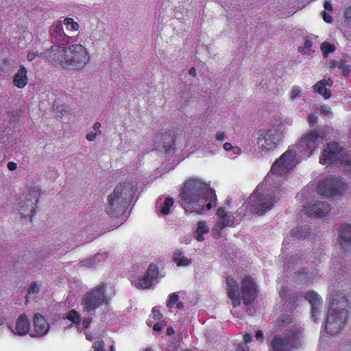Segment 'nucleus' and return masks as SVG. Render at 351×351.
Returning <instances> with one entry per match:
<instances>
[{
    "mask_svg": "<svg viewBox=\"0 0 351 351\" xmlns=\"http://www.w3.org/2000/svg\"><path fill=\"white\" fill-rule=\"evenodd\" d=\"M38 189L36 187H32L27 189L25 195V200L18 202L19 212L23 215L24 219L29 217L30 221H32L34 215L36 213Z\"/></svg>",
    "mask_w": 351,
    "mask_h": 351,
    "instance_id": "9b49d317",
    "label": "nucleus"
},
{
    "mask_svg": "<svg viewBox=\"0 0 351 351\" xmlns=\"http://www.w3.org/2000/svg\"><path fill=\"white\" fill-rule=\"evenodd\" d=\"M66 317L68 319H69L70 321H71V322L74 324L79 325L80 324L81 317H80L79 313L77 311H75V309L71 310L68 313Z\"/></svg>",
    "mask_w": 351,
    "mask_h": 351,
    "instance_id": "f704fd0d",
    "label": "nucleus"
},
{
    "mask_svg": "<svg viewBox=\"0 0 351 351\" xmlns=\"http://www.w3.org/2000/svg\"><path fill=\"white\" fill-rule=\"evenodd\" d=\"M234 147L230 143H225L223 145V148L226 151H230Z\"/></svg>",
    "mask_w": 351,
    "mask_h": 351,
    "instance_id": "052dcab7",
    "label": "nucleus"
},
{
    "mask_svg": "<svg viewBox=\"0 0 351 351\" xmlns=\"http://www.w3.org/2000/svg\"><path fill=\"white\" fill-rule=\"evenodd\" d=\"M27 84V69L23 65H21L13 76V85L18 88L22 89L25 88Z\"/></svg>",
    "mask_w": 351,
    "mask_h": 351,
    "instance_id": "5701e85b",
    "label": "nucleus"
},
{
    "mask_svg": "<svg viewBox=\"0 0 351 351\" xmlns=\"http://www.w3.org/2000/svg\"><path fill=\"white\" fill-rule=\"evenodd\" d=\"M217 222L213 229V234L215 239L221 236V232L226 227H233L235 223V217L228 214L223 208L219 207L217 210Z\"/></svg>",
    "mask_w": 351,
    "mask_h": 351,
    "instance_id": "dca6fc26",
    "label": "nucleus"
},
{
    "mask_svg": "<svg viewBox=\"0 0 351 351\" xmlns=\"http://www.w3.org/2000/svg\"><path fill=\"white\" fill-rule=\"evenodd\" d=\"M39 55H43V53H34V52H29L27 54V59L28 61H32L34 60H35L36 57L37 56H39Z\"/></svg>",
    "mask_w": 351,
    "mask_h": 351,
    "instance_id": "49530a36",
    "label": "nucleus"
},
{
    "mask_svg": "<svg viewBox=\"0 0 351 351\" xmlns=\"http://www.w3.org/2000/svg\"><path fill=\"white\" fill-rule=\"evenodd\" d=\"M216 139L219 141H223L226 139L225 133L222 131H217L216 133Z\"/></svg>",
    "mask_w": 351,
    "mask_h": 351,
    "instance_id": "de8ad7c7",
    "label": "nucleus"
},
{
    "mask_svg": "<svg viewBox=\"0 0 351 351\" xmlns=\"http://www.w3.org/2000/svg\"><path fill=\"white\" fill-rule=\"evenodd\" d=\"M152 314L153 319H155L156 321H159L162 317V315L161 314L160 311L154 307L152 310Z\"/></svg>",
    "mask_w": 351,
    "mask_h": 351,
    "instance_id": "c03bdc74",
    "label": "nucleus"
},
{
    "mask_svg": "<svg viewBox=\"0 0 351 351\" xmlns=\"http://www.w3.org/2000/svg\"><path fill=\"white\" fill-rule=\"evenodd\" d=\"M112 298L106 292V284L101 283L86 293L82 299V305L85 311L92 312L102 305H109Z\"/></svg>",
    "mask_w": 351,
    "mask_h": 351,
    "instance_id": "423d86ee",
    "label": "nucleus"
},
{
    "mask_svg": "<svg viewBox=\"0 0 351 351\" xmlns=\"http://www.w3.org/2000/svg\"><path fill=\"white\" fill-rule=\"evenodd\" d=\"M156 140L162 141V149L165 152L171 153L174 151L176 137L172 134L171 130L158 134Z\"/></svg>",
    "mask_w": 351,
    "mask_h": 351,
    "instance_id": "4be33fe9",
    "label": "nucleus"
},
{
    "mask_svg": "<svg viewBox=\"0 0 351 351\" xmlns=\"http://www.w3.org/2000/svg\"><path fill=\"white\" fill-rule=\"evenodd\" d=\"M322 19H324V21L326 23H332V16L329 14H328L326 12V10L325 11H322Z\"/></svg>",
    "mask_w": 351,
    "mask_h": 351,
    "instance_id": "a18cd8bd",
    "label": "nucleus"
},
{
    "mask_svg": "<svg viewBox=\"0 0 351 351\" xmlns=\"http://www.w3.org/2000/svg\"><path fill=\"white\" fill-rule=\"evenodd\" d=\"M64 24L66 25L67 28L71 27L70 29L73 31H77L79 29V24L77 22H74L71 18H66L64 19Z\"/></svg>",
    "mask_w": 351,
    "mask_h": 351,
    "instance_id": "e433bc0d",
    "label": "nucleus"
},
{
    "mask_svg": "<svg viewBox=\"0 0 351 351\" xmlns=\"http://www.w3.org/2000/svg\"><path fill=\"white\" fill-rule=\"evenodd\" d=\"M231 150L233 151L234 154H239L241 153V149L238 147H234Z\"/></svg>",
    "mask_w": 351,
    "mask_h": 351,
    "instance_id": "680f3d73",
    "label": "nucleus"
},
{
    "mask_svg": "<svg viewBox=\"0 0 351 351\" xmlns=\"http://www.w3.org/2000/svg\"><path fill=\"white\" fill-rule=\"evenodd\" d=\"M142 351H153L152 350V348H150V347H147L145 349H144Z\"/></svg>",
    "mask_w": 351,
    "mask_h": 351,
    "instance_id": "69168bd1",
    "label": "nucleus"
},
{
    "mask_svg": "<svg viewBox=\"0 0 351 351\" xmlns=\"http://www.w3.org/2000/svg\"><path fill=\"white\" fill-rule=\"evenodd\" d=\"M348 186L338 178L330 177L321 180L317 191L319 194L328 197L340 195L347 190Z\"/></svg>",
    "mask_w": 351,
    "mask_h": 351,
    "instance_id": "9d476101",
    "label": "nucleus"
},
{
    "mask_svg": "<svg viewBox=\"0 0 351 351\" xmlns=\"http://www.w3.org/2000/svg\"><path fill=\"white\" fill-rule=\"evenodd\" d=\"M304 298L311 304V316L316 319L320 311L321 302L319 295L314 291H309L305 293Z\"/></svg>",
    "mask_w": 351,
    "mask_h": 351,
    "instance_id": "b1692460",
    "label": "nucleus"
},
{
    "mask_svg": "<svg viewBox=\"0 0 351 351\" xmlns=\"http://www.w3.org/2000/svg\"><path fill=\"white\" fill-rule=\"evenodd\" d=\"M97 134H97L96 132L95 133L90 132V133L86 134V138L89 141H94L95 139V138H96Z\"/></svg>",
    "mask_w": 351,
    "mask_h": 351,
    "instance_id": "864d4df0",
    "label": "nucleus"
},
{
    "mask_svg": "<svg viewBox=\"0 0 351 351\" xmlns=\"http://www.w3.org/2000/svg\"><path fill=\"white\" fill-rule=\"evenodd\" d=\"M330 300L324 331L332 336L346 327L348 321L349 299L347 295L337 291L330 295Z\"/></svg>",
    "mask_w": 351,
    "mask_h": 351,
    "instance_id": "f03ea898",
    "label": "nucleus"
},
{
    "mask_svg": "<svg viewBox=\"0 0 351 351\" xmlns=\"http://www.w3.org/2000/svg\"><path fill=\"white\" fill-rule=\"evenodd\" d=\"M324 6L325 10L328 12H331L332 10V5L330 1L324 2Z\"/></svg>",
    "mask_w": 351,
    "mask_h": 351,
    "instance_id": "4d7b16f0",
    "label": "nucleus"
},
{
    "mask_svg": "<svg viewBox=\"0 0 351 351\" xmlns=\"http://www.w3.org/2000/svg\"><path fill=\"white\" fill-rule=\"evenodd\" d=\"M308 121L310 125L313 126L315 123L317 121V117L315 115H309L308 117Z\"/></svg>",
    "mask_w": 351,
    "mask_h": 351,
    "instance_id": "09e8293b",
    "label": "nucleus"
},
{
    "mask_svg": "<svg viewBox=\"0 0 351 351\" xmlns=\"http://www.w3.org/2000/svg\"><path fill=\"white\" fill-rule=\"evenodd\" d=\"M189 75H192V76H195L196 75V71H195V67H192L190 70H189Z\"/></svg>",
    "mask_w": 351,
    "mask_h": 351,
    "instance_id": "e2e57ef3",
    "label": "nucleus"
},
{
    "mask_svg": "<svg viewBox=\"0 0 351 351\" xmlns=\"http://www.w3.org/2000/svg\"><path fill=\"white\" fill-rule=\"evenodd\" d=\"M241 298L244 305H250L258 296V289L252 277L244 275L241 282Z\"/></svg>",
    "mask_w": 351,
    "mask_h": 351,
    "instance_id": "ddd939ff",
    "label": "nucleus"
},
{
    "mask_svg": "<svg viewBox=\"0 0 351 351\" xmlns=\"http://www.w3.org/2000/svg\"><path fill=\"white\" fill-rule=\"evenodd\" d=\"M255 338H256V339L258 341H263V332L262 330H258L256 331H255Z\"/></svg>",
    "mask_w": 351,
    "mask_h": 351,
    "instance_id": "3c124183",
    "label": "nucleus"
},
{
    "mask_svg": "<svg viewBox=\"0 0 351 351\" xmlns=\"http://www.w3.org/2000/svg\"><path fill=\"white\" fill-rule=\"evenodd\" d=\"M249 347L246 343H239L237 347L236 351H248Z\"/></svg>",
    "mask_w": 351,
    "mask_h": 351,
    "instance_id": "8fccbe9b",
    "label": "nucleus"
},
{
    "mask_svg": "<svg viewBox=\"0 0 351 351\" xmlns=\"http://www.w3.org/2000/svg\"><path fill=\"white\" fill-rule=\"evenodd\" d=\"M291 323V318L288 315H284L277 320L278 327L287 326Z\"/></svg>",
    "mask_w": 351,
    "mask_h": 351,
    "instance_id": "58836bf2",
    "label": "nucleus"
},
{
    "mask_svg": "<svg viewBox=\"0 0 351 351\" xmlns=\"http://www.w3.org/2000/svg\"><path fill=\"white\" fill-rule=\"evenodd\" d=\"M63 25L61 23H58L53 27L51 32V37L55 38V42L60 41L63 39L64 34L62 31Z\"/></svg>",
    "mask_w": 351,
    "mask_h": 351,
    "instance_id": "7c9ffc66",
    "label": "nucleus"
},
{
    "mask_svg": "<svg viewBox=\"0 0 351 351\" xmlns=\"http://www.w3.org/2000/svg\"><path fill=\"white\" fill-rule=\"evenodd\" d=\"M93 351H105V342L104 340L96 341L93 343Z\"/></svg>",
    "mask_w": 351,
    "mask_h": 351,
    "instance_id": "ea45409f",
    "label": "nucleus"
},
{
    "mask_svg": "<svg viewBox=\"0 0 351 351\" xmlns=\"http://www.w3.org/2000/svg\"><path fill=\"white\" fill-rule=\"evenodd\" d=\"M257 137V147L261 152H269L278 145L282 138L280 130L271 127L268 130H258Z\"/></svg>",
    "mask_w": 351,
    "mask_h": 351,
    "instance_id": "0eeeda50",
    "label": "nucleus"
},
{
    "mask_svg": "<svg viewBox=\"0 0 351 351\" xmlns=\"http://www.w3.org/2000/svg\"><path fill=\"white\" fill-rule=\"evenodd\" d=\"M339 69L341 71V75L347 76L351 72V64H349L346 60H343L339 64Z\"/></svg>",
    "mask_w": 351,
    "mask_h": 351,
    "instance_id": "c9c22d12",
    "label": "nucleus"
},
{
    "mask_svg": "<svg viewBox=\"0 0 351 351\" xmlns=\"http://www.w3.org/2000/svg\"><path fill=\"white\" fill-rule=\"evenodd\" d=\"M180 197L185 213L202 215L217 201L215 189L199 178H190L182 184Z\"/></svg>",
    "mask_w": 351,
    "mask_h": 351,
    "instance_id": "f257e3e1",
    "label": "nucleus"
},
{
    "mask_svg": "<svg viewBox=\"0 0 351 351\" xmlns=\"http://www.w3.org/2000/svg\"><path fill=\"white\" fill-rule=\"evenodd\" d=\"M279 201L271 189H264V184H260L250 195L247 204V212L258 216L263 215L272 208Z\"/></svg>",
    "mask_w": 351,
    "mask_h": 351,
    "instance_id": "7ed1b4c3",
    "label": "nucleus"
},
{
    "mask_svg": "<svg viewBox=\"0 0 351 351\" xmlns=\"http://www.w3.org/2000/svg\"><path fill=\"white\" fill-rule=\"evenodd\" d=\"M39 287L38 286V285L36 283V282H34V283H32V285H30L29 289H28V293H27V295H32V294H34V293H38L39 292ZM26 295V302L28 301V295Z\"/></svg>",
    "mask_w": 351,
    "mask_h": 351,
    "instance_id": "a19ab883",
    "label": "nucleus"
},
{
    "mask_svg": "<svg viewBox=\"0 0 351 351\" xmlns=\"http://www.w3.org/2000/svg\"><path fill=\"white\" fill-rule=\"evenodd\" d=\"M209 228L206 221H198L197 228L195 231V237L198 242H203L204 240V235L208 233Z\"/></svg>",
    "mask_w": 351,
    "mask_h": 351,
    "instance_id": "c85d7f7f",
    "label": "nucleus"
},
{
    "mask_svg": "<svg viewBox=\"0 0 351 351\" xmlns=\"http://www.w3.org/2000/svg\"><path fill=\"white\" fill-rule=\"evenodd\" d=\"M332 84L333 82L330 77L321 80L313 86V90L315 93L327 99L332 97L331 91L327 88V86L330 87L332 86Z\"/></svg>",
    "mask_w": 351,
    "mask_h": 351,
    "instance_id": "412c9836",
    "label": "nucleus"
},
{
    "mask_svg": "<svg viewBox=\"0 0 351 351\" xmlns=\"http://www.w3.org/2000/svg\"><path fill=\"white\" fill-rule=\"evenodd\" d=\"M252 335L250 333L244 334V343H247L252 341Z\"/></svg>",
    "mask_w": 351,
    "mask_h": 351,
    "instance_id": "6e6d98bb",
    "label": "nucleus"
},
{
    "mask_svg": "<svg viewBox=\"0 0 351 351\" xmlns=\"http://www.w3.org/2000/svg\"><path fill=\"white\" fill-rule=\"evenodd\" d=\"M319 162L324 165H335L345 167L351 176V160H348L346 149L337 142H330L327 144L326 148L322 150Z\"/></svg>",
    "mask_w": 351,
    "mask_h": 351,
    "instance_id": "39448f33",
    "label": "nucleus"
},
{
    "mask_svg": "<svg viewBox=\"0 0 351 351\" xmlns=\"http://www.w3.org/2000/svg\"><path fill=\"white\" fill-rule=\"evenodd\" d=\"M91 322H92V318H84L82 320V326L85 328H88L90 326Z\"/></svg>",
    "mask_w": 351,
    "mask_h": 351,
    "instance_id": "603ef678",
    "label": "nucleus"
},
{
    "mask_svg": "<svg viewBox=\"0 0 351 351\" xmlns=\"http://www.w3.org/2000/svg\"><path fill=\"white\" fill-rule=\"evenodd\" d=\"M173 203L174 201L171 197L165 199L163 205L160 209V212L163 215H167L170 213L171 208L173 206Z\"/></svg>",
    "mask_w": 351,
    "mask_h": 351,
    "instance_id": "473e14b6",
    "label": "nucleus"
},
{
    "mask_svg": "<svg viewBox=\"0 0 351 351\" xmlns=\"http://www.w3.org/2000/svg\"><path fill=\"white\" fill-rule=\"evenodd\" d=\"M110 351H115V347L114 346H111L110 347Z\"/></svg>",
    "mask_w": 351,
    "mask_h": 351,
    "instance_id": "338daca9",
    "label": "nucleus"
},
{
    "mask_svg": "<svg viewBox=\"0 0 351 351\" xmlns=\"http://www.w3.org/2000/svg\"><path fill=\"white\" fill-rule=\"evenodd\" d=\"M321 136L316 130H311L302 136L298 143V149L304 152L306 158L313 155L317 148Z\"/></svg>",
    "mask_w": 351,
    "mask_h": 351,
    "instance_id": "4468645a",
    "label": "nucleus"
},
{
    "mask_svg": "<svg viewBox=\"0 0 351 351\" xmlns=\"http://www.w3.org/2000/svg\"><path fill=\"white\" fill-rule=\"evenodd\" d=\"M68 47L53 45L44 53V57L51 64L65 68L67 64Z\"/></svg>",
    "mask_w": 351,
    "mask_h": 351,
    "instance_id": "2eb2a0df",
    "label": "nucleus"
},
{
    "mask_svg": "<svg viewBox=\"0 0 351 351\" xmlns=\"http://www.w3.org/2000/svg\"><path fill=\"white\" fill-rule=\"evenodd\" d=\"M100 128L101 123L99 122H96L93 125L94 130L97 132L96 133L99 134H101Z\"/></svg>",
    "mask_w": 351,
    "mask_h": 351,
    "instance_id": "13d9d810",
    "label": "nucleus"
},
{
    "mask_svg": "<svg viewBox=\"0 0 351 351\" xmlns=\"http://www.w3.org/2000/svg\"><path fill=\"white\" fill-rule=\"evenodd\" d=\"M172 261L178 267L190 266L193 263V259L186 257L184 255V252L180 249H177L174 251Z\"/></svg>",
    "mask_w": 351,
    "mask_h": 351,
    "instance_id": "bb28decb",
    "label": "nucleus"
},
{
    "mask_svg": "<svg viewBox=\"0 0 351 351\" xmlns=\"http://www.w3.org/2000/svg\"><path fill=\"white\" fill-rule=\"evenodd\" d=\"M167 322L165 320L158 321L157 323L153 325L152 328L154 331L160 332L162 328L166 327Z\"/></svg>",
    "mask_w": 351,
    "mask_h": 351,
    "instance_id": "79ce46f5",
    "label": "nucleus"
},
{
    "mask_svg": "<svg viewBox=\"0 0 351 351\" xmlns=\"http://www.w3.org/2000/svg\"><path fill=\"white\" fill-rule=\"evenodd\" d=\"M180 296L178 293H173L169 295V300L167 302V306L169 308H172L177 302H179Z\"/></svg>",
    "mask_w": 351,
    "mask_h": 351,
    "instance_id": "4c0bfd02",
    "label": "nucleus"
},
{
    "mask_svg": "<svg viewBox=\"0 0 351 351\" xmlns=\"http://www.w3.org/2000/svg\"><path fill=\"white\" fill-rule=\"evenodd\" d=\"M299 345L298 333L291 330L284 335H276L272 337L269 346L270 351H291Z\"/></svg>",
    "mask_w": 351,
    "mask_h": 351,
    "instance_id": "1a4fd4ad",
    "label": "nucleus"
},
{
    "mask_svg": "<svg viewBox=\"0 0 351 351\" xmlns=\"http://www.w3.org/2000/svg\"><path fill=\"white\" fill-rule=\"evenodd\" d=\"M341 32L345 38L351 40V4L346 7Z\"/></svg>",
    "mask_w": 351,
    "mask_h": 351,
    "instance_id": "a878e982",
    "label": "nucleus"
},
{
    "mask_svg": "<svg viewBox=\"0 0 351 351\" xmlns=\"http://www.w3.org/2000/svg\"><path fill=\"white\" fill-rule=\"evenodd\" d=\"M302 90L298 86H293L291 90V97L293 100H297L298 97H301Z\"/></svg>",
    "mask_w": 351,
    "mask_h": 351,
    "instance_id": "37998d69",
    "label": "nucleus"
},
{
    "mask_svg": "<svg viewBox=\"0 0 351 351\" xmlns=\"http://www.w3.org/2000/svg\"><path fill=\"white\" fill-rule=\"evenodd\" d=\"M338 64H339V62H337V61H336V62H332V66H337Z\"/></svg>",
    "mask_w": 351,
    "mask_h": 351,
    "instance_id": "774afa93",
    "label": "nucleus"
},
{
    "mask_svg": "<svg viewBox=\"0 0 351 351\" xmlns=\"http://www.w3.org/2000/svg\"><path fill=\"white\" fill-rule=\"evenodd\" d=\"M89 60L90 56L81 44H73L68 47L66 69H82Z\"/></svg>",
    "mask_w": 351,
    "mask_h": 351,
    "instance_id": "6e6552de",
    "label": "nucleus"
},
{
    "mask_svg": "<svg viewBox=\"0 0 351 351\" xmlns=\"http://www.w3.org/2000/svg\"><path fill=\"white\" fill-rule=\"evenodd\" d=\"M132 193V185L130 183L121 184L117 186L113 192L108 195L106 212L108 215L117 217L125 212L128 205L127 199Z\"/></svg>",
    "mask_w": 351,
    "mask_h": 351,
    "instance_id": "20e7f679",
    "label": "nucleus"
},
{
    "mask_svg": "<svg viewBox=\"0 0 351 351\" xmlns=\"http://www.w3.org/2000/svg\"><path fill=\"white\" fill-rule=\"evenodd\" d=\"M291 234L293 237L299 240H304L309 235L310 228L308 226H301L292 230Z\"/></svg>",
    "mask_w": 351,
    "mask_h": 351,
    "instance_id": "c756f323",
    "label": "nucleus"
},
{
    "mask_svg": "<svg viewBox=\"0 0 351 351\" xmlns=\"http://www.w3.org/2000/svg\"><path fill=\"white\" fill-rule=\"evenodd\" d=\"M178 309H182L184 308V303L182 302H178L176 306Z\"/></svg>",
    "mask_w": 351,
    "mask_h": 351,
    "instance_id": "0e129e2a",
    "label": "nucleus"
},
{
    "mask_svg": "<svg viewBox=\"0 0 351 351\" xmlns=\"http://www.w3.org/2000/svg\"><path fill=\"white\" fill-rule=\"evenodd\" d=\"M320 49L321 51H322V54L328 55L335 52L336 50V47L334 45L330 43L324 42L321 43Z\"/></svg>",
    "mask_w": 351,
    "mask_h": 351,
    "instance_id": "72a5a7b5",
    "label": "nucleus"
},
{
    "mask_svg": "<svg viewBox=\"0 0 351 351\" xmlns=\"http://www.w3.org/2000/svg\"><path fill=\"white\" fill-rule=\"evenodd\" d=\"M7 168L9 170L13 171L16 169V164L12 161L8 162L7 164Z\"/></svg>",
    "mask_w": 351,
    "mask_h": 351,
    "instance_id": "5fc2aeb1",
    "label": "nucleus"
},
{
    "mask_svg": "<svg viewBox=\"0 0 351 351\" xmlns=\"http://www.w3.org/2000/svg\"><path fill=\"white\" fill-rule=\"evenodd\" d=\"M159 275V270L157 265L154 263H150L145 274L138 278V287L146 289L151 287L155 279Z\"/></svg>",
    "mask_w": 351,
    "mask_h": 351,
    "instance_id": "aec40b11",
    "label": "nucleus"
},
{
    "mask_svg": "<svg viewBox=\"0 0 351 351\" xmlns=\"http://www.w3.org/2000/svg\"><path fill=\"white\" fill-rule=\"evenodd\" d=\"M175 334V330L171 326H169L167 329V335L168 336H173Z\"/></svg>",
    "mask_w": 351,
    "mask_h": 351,
    "instance_id": "bf43d9fd",
    "label": "nucleus"
},
{
    "mask_svg": "<svg viewBox=\"0 0 351 351\" xmlns=\"http://www.w3.org/2000/svg\"><path fill=\"white\" fill-rule=\"evenodd\" d=\"M226 291L232 305L234 307L239 306L241 305V295L239 290V283L230 276L226 277Z\"/></svg>",
    "mask_w": 351,
    "mask_h": 351,
    "instance_id": "6ab92c4d",
    "label": "nucleus"
},
{
    "mask_svg": "<svg viewBox=\"0 0 351 351\" xmlns=\"http://www.w3.org/2000/svg\"><path fill=\"white\" fill-rule=\"evenodd\" d=\"M338 242L341 252L348 255L351 253V224L342 223L339 229Z\"/></svg>",
    "mask_w": 351,
    "mask_h": 351,
    "instance_id": "f3484780",
    "label": "nucleus"
},
{
    "mask_svg": "<svg viewBox=\"0 0 351 351\" xmlns=\"http://www.w3.org/2000/svg\"><path fill=\"white\" fill-rule=\"evenodd\" d=\"M34 327L36 335L43 337L49 330V325L46 318L40 314H36L34 318Z\"/></svg>",
    "mask_w": 351,
    "mask_h": 351,
    "instance_id": "393cba45",
    "label": "nucleus"
},
{
    "mask_svg": "<svg viewBox=\"0 0 351 351\" xmlns=\"http://www.w3.org/2000/svg\"><path fill=\"white\" fill-rule=\"evenodd\" d=\"M313 44V41L312 40V38L306 36L305 38L304 47L298 49L299 52L302 53V54H307L313 52L314 51L312 50Z\"/></svg>",
    "mask_w": 351,
    "mask_h": 351,
    "instance_id": "2f4dec72",
    "label": "nucleus"
},
{
    "mask_svg": "<svg viewBox=\"0 0 351 351\" xmlns=\"http://www.w3.org/2000/svg\"><path fill=\"white\" fill-rule=\"evenodd\" d=\"M304 210L305 214L309 217H323L329 212L330 206L327 202H316L305 206Z\"/></svg>",
    "mask_w": 351,
    "mask_h": 351,
    "instance_id": "a211bd4d",
    "label": "nucleus"
},
{
    "mask_svg": "<svg viewBox=\"0 0 351 351\" xmlns=\"http://www.w3.org/2000/svg\"><path fill=\"white\" fill-rule=\"evenodd\" d=\"M296 153L291 149H287L278 159L273 163L271 171L276 175L289 173L296 165Z\"/></svg>",
    "mask_w": 351,
    "mask_h": 351,
    "instance_id": "f8f14e48",
    "label": "nucleus"
},
{
    "mask_svg": "<svg viewBox=\"0 0 351 351\" xmlns=\"http://www.w3.org/2000/svg\"><path fill=\"white\" fill-rule=\"evenodd\" d=\"M15 328L16 332L19 335H24L28 332L29 329V322L25 313L18 317Z\"/></svg>",
    "mask_w": 351,
    "mask_h": 351,
    "instance_id": "cd10ccee",
    "label": "nucleus"
}]
</instances>
